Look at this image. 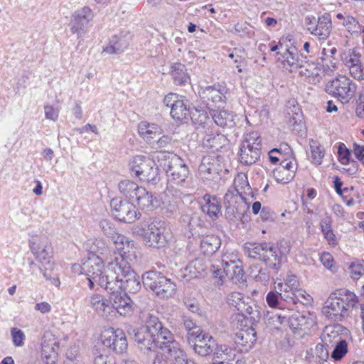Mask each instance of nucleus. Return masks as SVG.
<instances>
[{
    "label": "nucleus",
    "instance_id": "f257e3e1",
    "mask_svg": "<svg viewBox=\"0 0 364 364\" xmlns=\"http://www.w3.org/2000/svg\"><path fill=\"white\" fill-rule=\"evenodd\" d=\"M161 167L166 173L170 187L163 193L161 198V215L170 217L178 209L181 201L180 191L172 187L173 184L179 185L186 181L189 170L183 160L168 150H161Z\"/></svg>",
    "mask_w": 364,
    "mask_h": 364
},
{
    "label": "nucleus",
    "instance_id": "f03ea898",
    "mask_svg": "<svg viewBox=\"0 0 364 364\" xmlns=\"http://www.w3.org/2000/svg\"><path fill=\"white\" fill-rule=\"evenodd\" d=\"M102 288L107 292L136 293L141 289L140 279L122 257L108 262Z\"/></svg>",
    "mask_w": 364,
    "mask_h": 364
},
{
    "label": "nucleus",
    "instance_id": "7ed1b4c3",
    "mask_svg": "<svg viewBox=\"0 0 364 364\" xmlns=\"http://www.w3.org/2000/svg\"><path fill=\"white\" fill-rule=\"evenodd\" d=\"M290 251L287 241L281 240L274 245L267 243H247L245 254L250 258L263 261L269 268L278 271Z\"/></svg>",
    "mask_w": 364,
    "mask_h": 364
},
{
    "label": "nucleus",
    "instance_id": "20e7f679",
    "mask_svg": "<svg viewBox=\"0 0 364 364\" xmlns=\"http://www.w3.org/2000/svg\"><path fill=\"white\" fill-rule=\"evenodd\" d=\"M159 323L158 312H152L149 314L146 319V327L140 328H134V338L139 345L141 350H146L147 355L153 353L154 356L157 358L159 355Z\"/></svg>",
    "mask_w": 364,
    "mask_h": 364
},
{
    "label": "nucleus",
    "instance_id": "39448f33",
    "mask_svg": "<svg viewBox=\"0 0 364 364\" xmlns=\"http://www.w3.org/2000/svg\"><path fill=\"white\" fill-rule=\"evenodd\" d=\"M358 303L357 296L346 289H338L331 294L322 309L323 314L333 321H341L350 308Z\"/></svg>",
    "mask_w": 364,
    "mask_h": 364
},
{
    "label": "nucleus",
    "instance_id": "423d86ee",
    "mask_svg": "<svg viewBox=\"0 0 364 364\" xmlns=\"http://www.w3.org/2000/svg\"><path fill=\"white\" fill-rule=\"evenodd\" d=\"M161 364H196L175 340L173 334L161 326Z\"/></svg>",
    "mask_w": 364,
    "mask_h": 364
},
{
    "label": "nucleus",
    "instance_id": "0eeeda50",
    "mask_svg": "<svg viewBox=\"0 0 364 364\" xmlns=\"http://www.w3.org/2000/svg\"><path fill=\"white\" fill-rule=\"evenodd\" d=\"M105 269L106 267L102 258L95 256L88 257L82 264H74L72 266L73 272L78 274H84L87 277L90 289L94 288L95 284L102 287Z\"/></svg>",
    "mask_w": 364,
    "mask_h": 364
},
{
    "label": "nucleus",
    "instance_id": "6e6552de",
    "mask_svg": "<svg viewBox=\"0 0 364 364\" xmlns=\"http://www.w3.org/2000/svg\"><path fill=\"white\" fill-rule=\"evenodd\" d=\"M120 193L131 201L136 202L141 209H149L154 207L157 200L153 198L151 192L144 187L139 186L131 180H124L119 183Z\"/></svg>",
    "mask_w": 364,
    "mask_h": 364
},
{
    "label": "nucleus",
    "instance_id": "1a4fd4ad",
    "mask_svg": "<svg viewBox=\"0 0 364 364\" xmlns=\"http://www.w3.org/2000/svg\"><path fill=\"white\" fill-rule=\"evenodd\" d=\"M129 173L141 181L154 184L157 183L159 167L155 160L143 156H136L129 162Z\"/></svg>",
    "mask_w": 364,
    "mask_h": 364
},
{
    "label": "nucleus",
    "instance_id": "9d476101",
    "mask_svg": "<svg viewBox=\"0 0 364 364\" xmlns=\"http://www.w3.org/2000/svg\"><path fill=\"white\" fill-rule=\"evenodd\" d=\"M261 139L257 132L247 134L240 146V163L244 165L256 163L261 154Z\"/></svg>",
    "mask_w": 364,
    "mask_h": 364
},
{
    "label": "nucleus",
    "instance_id": "9b49d317",
    "mask_svg": "<svg viewBox=\"0 0 364 364\" xmlns=\"http://www.w3.org/2000/svg\"><path fill=\"white\" fill-rule=\"evenodd\" d=\"M325 90L341 101L348 102L353 96L355 85L346 76L339 75L326 84Z\"/></svg>",
    "mask_w": 364,
    "mask_h": 364
},
{
    "label": "nucleus",
    "instance_id": "f8f14e48",
    "mask_svg": "<svg viewBox=\"0 0 364 364\" xmlns=\"http://www.w3.org/2000/svg\"><path fill=\"white\" fill-rule=\"evenodd\" d=\"M110 206L114 217L124 223H134L141 216L132 203L119 198H113L110 201Z\"/></svg>",
    "mask_w": 364,
    "mask_h": 364
},
{
    "label": "nucleus",
    "instance_id": "ddd939ff",
    "mask_svg": "<svg viewBox=\"0 0 364 364\" xmlns=\"http://www.w3.org/2000/svg\"><path fill=\"white\" fill-rule=\"evenodd\" d=\"M102 344L117 353H124L128 347L127 337L120 328H109L101 334Z\"/></svg>",
    "mask_w": 364,
    "mask_h": 364
},
{
    "label": "nucleus",
    "instance_id": "4468645a",
    "mask_svg": "<svg viewBox=\"0 0 364 364\" xmlns=\"http://www.w3.org/2000/svg\"><path fill=\"white\" fill-rule=\"evenodd\" d=\"M31 250L36 259L45 268L54 269L55 264L53 260V248L46 237H43L36 241L32 242Z\"/></svg>",
    "mask_w": 364,
    "mask_h": 364
},
{
    "label": "nucleus",
    "instance_id": "2eb2a0df",
    "mask_svg": "<svg viewBox=\"0 0 364 364\" xmlns=\"http://www.w3.org/2000/svg\"><path fill=\"white\" fill-rule=\"evenodd\" d=\"M94 14L87 6H84L75 11L71 16L70 22V31L81 38L86 32L87 26L92 21Z\"/></svg>",
    "mask_w": 364,
    "mask_h": 364
},
{
    "label": "nucleus",
    "instance_id": "dca6fc26",
    "mask_svg": "<svg viewBox=\"0 0 364 364\" xmlns=\"http://www.w3.org/2000/svg\"><path fill=\"white\" fill-rule=\"evenodd\" d=\"M222 171L220 160L215 156H205L198 167V174L203 181H212L219 177Z\"/></svg>",
    "mask_w": 364,
    "mask_h": 364
},
{
    "label": "nucleus",
    "instance_id": "f3484780",
    "mask_svg": "<svg viewBox=\"0 0 364 364\" xmlns=\"http://www.w3.org/2000/svg\"><path fill=\"white\" fill-rule=\"evenodd\" d=\"M308 31L319 40H326L329 37L331 31V19L328 14H326L316 19L315 17L306 18Z\"/></svg>",
    "mask_w": 364,
    "mask_h": 364
},
{
    "label": "nucleus",
    "instance_id": "a211bd4d",
    "mask_svg": "<svg viewBox=\"0 0 364 364\" xmlns=\"http://www.w3.org/2000/svg\"><path fill=\"white\" fill-rule=\"evenodd\" d=\"M136 233L141 236L146 246L157 247L159 242V220L156 218L150 219Z\"/></svg>",
    "mask_w": 364,
    "mask_h": 364
},
{
    "label": "nucleus",
    "instance_id": "6ab92c4d",
    "mask_svg": "<svg viewBox=\"0 0 364 364\" xmlns=\"http://www.w3.org/2000/svg\"><path fill=\"white\" fill-rule=\"evenodd\" d=\"M113 306V316L118 313L120 316H128L134 311V303L127 292H108Z\"/></svg>",
    "mask_w": 364,
    "mask_h": 364
},
{
    "label": "nucleus",
    "instance_id": "aec40b11",
    "mask_svg": "<svg viewBox=\"0 0 364 364\" xmlns=\"http://www.w3.org/2000/svg\"><path fill=\"white\" fill-rule=\"evenodd\" d=\"M239 313L231 316V323L234 328H239V323H246L247 319L257 321L260 318L259 311L257 306H252L249 302L244 301L241 306L237 309Z\"/></svg>",
    "mask_w": 364,
    "mask_h": 364
},
{
    "label": "nucleus",
    "instance_id": "412c9836",
    "mask_svg": "<svg viewBox=\"0 0 364 364\" xmlns=\"http://www.w3.org/2000/svg\"><path fill=\"white\" fill-rule=\"evenodd\" d=\"M88 305L100 316L107 319L113 316V306L110 298L108 299L100 294H93L89 298Z\"/></svg>",
    "mask_w": 364,
    "mask_h": 364
},
{
    "label": "nucleus",
    "instance_id": "4be33fe9",
    "mask_svg": "<svg viewBox=\"0 0 364 364\" xmlns=\"http://www.w3.org/2000/svg\"><path fill=\"white\" fill-rule=\"evenodd\" d=\"M227 88L222 85H214L202 87L199 91L201 99L208 104L209 102L224 104L226 102Z\"/></svg>",
    "mask_w": 364,
    "mask_h": 364
},
{
    "label": "nucleus",
    "instance_id": "5701e85b",
    "mask_svg": "<svg viewBox=\"0 0 364 364\" xmlns=\"http://www.w3.org/2000/svg\"><path fill=\"white\" fill-rule=\"evenodd\" d=\"M58 341L50 331L44 333L41 341V355L45 360L57 359Z\"/></svg>",
    "mask_w": 364,
    "mask_h": 364
},
{
    "label": "nucleus",
    "instance_id": "b1692460",
    "mask_svg": "<svg viewBox=\"0 0 364 364\" xmlns=\"http://www.w3.org/2000/svg\"><path fill=\"white\" fill-rule=\"evenodd\" d=\"M131 40V35L127 31L121 32L119 35H114L110 39L108 45L103 49V52L107 54H117L124 51Z\"/></svg>",
    "mask_w": 364,
    "mask_h": 364
},
{
    "label": "nucleus",
    "instance_id": "393cba45",
    "mask_svg": "<svg viewBox=\"0 0 364 364\" xmlns=\"http://www.w3.org/2000/svg\"><path fill=\"white\" fill-rule=\"evenodd\" d=\"M345 328L338 324L326 326L321 334L322 343L327 347L332 348L334 344L343 340L341 336Z\"/></svg>",
    "mask_w": 364,
    "mask_h": 364
},
{
    "label": "nucleus",
    "instance_id": "a878e982",
    "mask_svg": "<svg viewBox=\"0 0 364 364\" xmlns=\"http://www.w3.org/2000/svg\"><path fill=\"white\" fill-rule=\"evenodd\" d=\"M288 323L290 328L293 331L299 329H310L315 325L314 316L307 313L301 314L299 312L292 314L288 318Z\"/></svg>",
    "mask_w": 364,
    "mask_h": 364
},
{
    "label": "nucleus",
    "instance_id": "bb28decb",
    "mask_svg": "<svg viewBox=\"0 0 364 364\" xmlns=\"http://www.w3.org/2000/svg\"><path fill=\"white\" fill-rule=\"evenodd\" d=\"M240 328L235 334V343L242 346L251 348L256 341V331L246 323H239Z\"/></svg>",
    "mask_w": 364,
    "mask_h": 364
},
{
    "label": "nucleus",
    "instance_id": "cd10ccee",
    "mask_svg": "<svg viewBox=\"0 0 364 364\" xmlns=\"http://www.w3.org/2000/svg\"><path fill=\"white\" fill-rule=\"evenodd\" d=\"M138 132L140 136L150 144L159 141V127L156 124L141 122L138 125Z\"/></svg>",
    "mask_w": 364,
    "mask_h": 364
},
{
    "label": "nucleus",
    "instance_id": "c85d7f7f",
    "mask_svg": "<svg viewBox=\"0 0 364 364\" xmlns=\"http://www.w3.org/2000/svg\"><path fill=\"white\" fill-rule=\"evenodd\" d=\"M216 347L217 342L210 334L203 335L196 344L193 345L194 352L203 357L211 355Z\"/></svg>",
    "mask_w": 364,
    "mask_h": 364
},
{
    "label": "nucleus",
    "instance_id": "c756f323",
    "mask_svg": "<svg viewBox=\"0 0 364 364\" xmlns=\"http://www.w3.org/2000/svg\"><path fill=\"white\" fill-rule=\"evenodd\" d=\"M212 119L219 127L231 128L235 126V115L232 112L225 109H213L210 111Z\"/></svg>",
    "mask_w": 364,
    "mask_h": 364
},
{
    "label": "nucleus",
    "instance_id": "7c9ffc66",
    "mask_svg": "<svg viewBox=\"0 0 364 364\" xmlns=\"http://www.w3.org/2000/svg\"><path fill=\"white\" fill-rule=\"evenodd\" d=\"M281 299L288 304H296L297 303L307 305L312 301L311 296L301 288H296L287 294H283Z\"/></svg>",
    "mask_w": 364,
    "mask_h": 364
},
{
    "label": "nucleus",
    "instance_id": "2f4dec72",
    "mask_svg": "<svg viewBox=\"0 0 364 364\" xmlns=\"http://www.w3.org/2000/svg\"><path fill=\"white\" fill-rule=\"evenodd\" d=\"M298 69H299V72L301 76L312 78L313 82H310L311 83L316 84L319 82L318 77L321 72L319 64L314 62L301 60Z\"/></svg>",
    "mask_w": 364,
    "mask_h": 364
},
{
    "label": "nucleus",
    "instance_id": "473e14b6",
    "mask_svg": "<svg viewBox=\"0 0 364 364\" xmlns=\"http://www.w3.org/2000/svg\"><path fill=\"white\" fill-rule=\"evenodd\" d=\"M111 239L116 250L119 252L118 256H116L115 258L122 257L124 259V255L129 252L134 246V241L129 240L127 237L118 232L113 235Z\"/></svg>",
    "mask_w": 364,
    "mask_h": 364
},
{
    "label": "nucleus",
    "instance_id": "72a5a7b5",
    "mask_svg": "<svg viewBox=\"0 0 364 364\" xmlns=\"http://www.w3.org/2000/svg\"><path fill=\"white\" fill-rule=\"evenodd\" d=\"M221 245L220 239L216 235H206L200 241V251L204 255H213Z\"/></svg>",
    "mask_w": 364,
    "mask_h": 364
},
{
    "label": "nucleus",
    "instance_id": "f704fd0d",
    "mask_svg": "<svg viewBox=\"0 0 364 364\" xmlns=\"http://www.w3.org/2000/svg\"><path fill=\"white\" fill-rule=\"evenodd\" d=\"M228 140L227 137L221 134H206L203 139V146L207 149L218 151L225 146Z\"/></svg>",
    "mask_w": 364,
    "mask_h": 364
},
{
    "label": "nucleus",
    "instance_id": "c9c22d12",
    "mask_svg": "<svg viewBox=\"0 0 364 364\" xmlns=\"http://www.w3.org/2000/svg\"><path fill=\"white\" fill-rule=\"evenodd\" d=\"M203 199L204 202L201 205L203 212L210 218H217L220 213V205L218 199L210 195H205Z\"/></svg>",
    "mask_w": 364,
    "mask_h": 364
},
{
    "label": "nucleus",
    "instance_id": "e433bc0d",
    "mask_svg": "<svg viewBox=\"0 0 364 364\" xmlns=\"http://www.w3.org/2000/svg\"><path fill=\"white\" fill-rule=\"evenodd\" d=\"M237 199V197H232V200L234 201L235 204H229L226 207V215L230 220L241 219L246 210V204L241 200L238 203L236 201Z\"/></svg>",
    "mask_w": 364,
    "mask_h": 364
},
{
    "label": "nucleus",
    "instance_id": "4c0bfd02",
    "mask_svg": "<svg viewBox=\"0 0 364 364\" xmlns=\"http://www.w3.org/2000/svg\"><path fill=\"white\" fill-rule=\"evenodd\" d=\"M143 284L146 289L152 291L156 295L159 294V288L158 286L159 280V273L155 270L146 272L142 276Z\"/></svg>",
    "mask_w": 364,
    "mask_h": 364
},
{
    "label": "nucleus",
    "instance_id": "58836bf2",
    "mask_svg": "<svg viewBox=\"0 0 364 364\" xmlns=\"http://www.w3.org/2000/svg\"><path fill=\"white\" fill-rule=\"evenodd\" d=\"M168 73H171L175 82L178 85H183L189 80L185 65L180 63H174L171 65Z\"/></svg>",
    "mask_w": 364,
    "mask_h": 364
},
{
    "label": "nucleus",
    "instance_id": "ea45409f",
    "mask_svg": "<svg viewBox=\"0 0 364 364\" xmlns=\"http://www.w3.org/2000/svg\"><path fill=\"white\" fill-rule=\"evenodd\" d=\"M283 58L284 67L287 65L290 71L298 69L302 60L299 59L296 49L294 47L286 49L283 54Z\"/></svg>",
    "mask_w": 364,
    "mask_h": 364
},
{
    "label": "nucleus",
    "instance_id": "a19ab883",
    "mask_svg": "<svg viewBox=\"0 0 364 364\" xmlns=\"http://www.w3.org/2000/svg\"><path fill=\"white\" fill-rule=\"evenodd\" d=\"M213 361L219 360H233L235 357V350L226 345L218 346L217 344L216 349L213 351Z\"/></svg>",
    "mask_w": 364,
    "mask_h": 364
},
{
    "label": "nucleus",
    "instance_id": "79ce46f5",
    "mask_svg": "<svg viewBox=\"0 0 364 364\" xmlns=\"http://www.w3.org/2000/svg\"><path fill=\"white\" fill-rule=\"evenodd\" d=\"M187 102L183 97L170 109V114L174 119L180 121L189 115L190 110L187 107Z\"/></svg>",
    "mask_w": 364,
    "mask_h": 364
},
{
    "label": "nucleus",
    "instance_id": "37998d69",
    "mask_svg": "<svg viewBox=\"0 0 364 364\" xmlns=\"http://www.w3.org/2000/svg\"><path fill=\"white\" fill-rule=\"evenodd\" d=\"M203 271L204 267L202 264V261L200 259H196L190 262L185 267V272H187V274H185V277H187L189 279L198 277Z\"/></svg>",
    "mask_w": 364,
    "mask_h": 364
},
{
    "label": "nucleus",
    "instance_id": "c03bdc74",
    "mask_svg": "<svg viewBox=\"0 0 364 364\" xmlns=\"http://www.w3.org/2000/svg\"><path fill=\"white\" fill-rule=\"evenodd\" d=\"M89 247V251L93 254L92 256L99 257L97 254L105 255L107 251V245L103 239H95L94 240L89 241L87 244Z\"/></svg>",
    "mask_w": 364,
    "mask_h": 364
},
{
    "label": "nucleus",
    "instance_id": "a18cd8bd",
    "mask_svg": "<svg viewBox=\"0 0 364 364\" xmlns=\"http://www.w3.org/2000/svg\"><path fill=\"white\" fill-rule=\"evenodd\" d=\"M277 287L279 290V296L282 297L283 294H287L289 291H291L299 287L297 278L295 275H289L287 277L284 283H279Z\"/></svg>",
    "mask_w": 364,
    "mask_h": 364
},
{
    "label": "nucleus",
    "instance_id": "49530a36",
    "mask_svg": "<svg viewBox=\"0 0 364 364\" xmlns=\"http://www.w3.org/2000/svg\"><path fill=\"white\" fill-rule=\"evenodd\" d=\"M189 115H191L192 122L198 127L204 128L205 124L209 119L208 113L204 111L195 108L194 110L190 111Z\"/></svg>",
    "mask_w": 364,
    "mask_h": 364
},
{
    "label": "nucleus",
    "instance_id": "de8ad7c7",
    "mask_svg": "<svg viewBox=\"0 0 364 364\" xmlns=\"http://www.w3.org/2000/svg\"><path fill=\"white\" fill-rule=\"evenodd\" d=\"M273 176L278 183H287L294 178L295 175L293 170L289 171L282 167H277L273 171Z\"/></svg>",
    "mask_w": 364,
    "mask_h": 364
},
{
    "label": "nucleus",
    "instance_id": "09e8293b",
    "mask_svg": "<svg viewBox=\"0 0 364 364\" xmlns=\"http://www.w3.org/2000/svg\"><path fill=\"white\" fill-rule=\"evenodd\" d=\"M333 348L331 357L336 361L341 360L348 353V343L345 339L337 342Z\"/></svg>",
    "mask_w": 364,
    "mask_h": 364
},
{
    "label": "nucleus",
    "instance_id": "8fccbe9b",
    "mask_svg": "<svg viewBox=\"0 0 364 364\" xmlns=\"http://www.w3.org/2000/svg\"><path fill=\"white\" fill-rule=\"evenodd\" d=\"M287 316L279 313L267 312L265 321L267 325L274 328H279L280 326L287 321Z\"/></svg>",
    "mask_w": 364,
    "mask_h": 364
},
{
    "label": "nucleus",
    "instance_id": "3c124183",
    "mask_svg": "<svg viewBox=\"0 0 364 364\" xmlns=\"http://www.w3.org/2000/svg\"><path fill=\"white\" fill-rule=\"evenodd\" d=\"M176 291V285L165 277H161V296L168 298Z\"/></svg>",
    "mask_w": 364,
    "mask_h": 364
},
{
    "label": "nucleus",
    "instance_id": "603ef678",
    "mask_svg": "<svg viewBox=\"0 0 364 364\" xmlns=\"http://www.w3.org/2000/svg\"><path fill=\"white\" fill-rule=\"evenodd\" d=\"M10 333L12 343L16 348H21L25 345L26 334L21 329L13 327Z\"/></svg>",
    "mask_w": 364,
    "mask_h": 364
},
{
    "label": "nucleus",
    "instance_id": "864d4df0",
    "mask_svg": "<svg viewBox=\"0 0 364 364\" xmlns=\"http://www.w3.org/2000/svg\"><path fill=\"white\" fill-rule=\"evenodd\" d=\"M310 147L311 151L312 162L316 165L321 164L323 158L325 155L323 148L316 142H313L311 144Z\"/></svg>",
    "mask_w": 364,
    "mask_h": 364
},
{
    "label": "nucleus",
    "instance_id": "5fc2aeb1",
    "mask_svg": "<svg viewBox=\"0 0 364 364\" xmlns=\"http://www.w3.org/2000/svg\"><path fill=\"white\" fill-rule=\"evenodd\" d=\"M351 151L343 143H340L338 148V161L344 166H347L353 159L350 158Z\"/></svg>",
    "mask_w": 364,
    "mask_h": 364
},
{
    "label": "nucleus",
    "instance_id": "6e6d98bb",
    "mask_svg": "<svg viewBox=\"0 0 364 364\" xmlns=\"http://www.w3.org/2000/svg\"><path fill=\"white\" fill-rule=\"evenodd\" d=\"M209 333L204 332L200 326L187 333L186 338L189 344L195 345L201 339L203 335Z\"/></svg>",
    "mask_w": 364,
    "mask_h": 364
},
{
    "label": "nucleus",
    "instance_id": "4d7b16f0",
    "mask_svg": "<svg viewBox=\"0 0 364 364\" xmlns=\"http://www.w3.org/2000/svg\"><path fill=\"white\" fill-rule=\"evenodd\" d=\"M245 301L243 295L240 292H232L227 297V302L230 306L235 307L237 310Z\"/></svg>",
    "mask_w": 364,
    "mask_h": 364
},
{
    "label": "nucleus",
    "instance_id": "13d9d810",
    "mask_svg": "<svg viewBox=\"0 0 364 364\" xmlns=\"http://www.w3.org/2000/svg\"><path fill=\"white\" fill-rule=\"evenodd\" d=\"M266 301L268 305L272 308H283L282 304V301L283 300L279 296V291H269L266 296Z\"/></svg>",
    "mask_w": 364,
    "mask_h": 364
},
{
    "label": "nucleus",
    "instance_id": "bf43d9fd",
    "mask_svg": "<svg viewBox=\"0 0 364 364\" xmlns=\"http://www.w3.org/2000/svg\"><path fill=\"white\" fill-rule=\"evenodd\" d=\"M214 278L217 279V285H221L223 284L226 276L224 271V267L221 265L212 264L210 269Z\"/></svg>",
    "mask_w": 364,
    "mask_h": 364
},
{
    "label": "nucleus",
    "instance_id": "052dcab7",
    "mask_svg": "<svg viewBox=\"0 0 364 364\" xmlns=\"http://www.w3.org/2000/svg\"><path fill=\"white\" fill-rule=\"evenodd\" d=\"M328 348L327 346L324 345V343H318L316 345L315 348V356L318 358V361H326L328 358Z\"/></svg>",
    "mask_w": 364,
    "mask_h": 364
},
{
    "label": "nucleus",
    "instance_id": "680f3d73",
    "mask_svg": "<svg viewBox=\"0 0 364 364\" xmlns=\"http://www.w3.org/2000/svg\"><path fill=\"white\" fill-rule=\"evenodd\" d=\"M343 25L350 33H358L360 27L357 20L350 16H347L344 18Z\"/></svg>",
    "mask_w": 364,
    "mask_h": 364
},
{
    "label": "nucleus",
    "instance_id": "e2e57ef3",
    "mask_svg": "<svg viewBox=\"0 0 364 364\" xmlns=\"http://www.w3.org/2000/svg\"><path fill=\"white\" fill-rule=\"evenodd\" d=\"M184 97L178 95L176 93H169L165 96L163 102L165 107L168 109H171L178 102H179Z\"/></svg>",
    "mask_w": 364,
    "mask_h": 364
},
{
    "label": "nucleus",
    "instance_id": "0e129e2a",
    "mask_svg": "<svg viewBox=\"0 0 364 364\" xmlns=\"http://www.w3.org/2000/svg\"><path fill=\"white\" fill-rule=\"evenodd\" d=\"M240 262V261L237 253L227 251L222 256L221 265L223 267L231 264V263H237Z\"/></svg>",
    "mask_w": 364,
    "mask_h": 364
},
{
    "label": "nucleus",
    "instance_id": "69168bd1",
    "mask_svg": "<svg viewBox=\"0 0 364 364\" xmlns=\"http://www.w3.org/2000/svg\"><path fill=\"white\" fill-rule=\"evenodd\" d=\"M100 226L103 232L110 238L113 236V235L117 232L112 223L107 220H103L100 221Z\"/></svg>",
    "mask_w": 364,
    "mask_h": 364
},
{
    "label": "nucleus",
    "instance_id": "338daca9",
    "mask_svg": "<svg viewBox=\"0 0 364 364\" xmlns=\"http://www.w3.org/2000/svg\"><path fill=\"white\" fill-rule=\"evenodd\" d=\"M45 117L53 122H56L58 119L59 112L51 105L44 107Z\"/></svg>",
    "mask_w": 364,
    "mask_h": 364
},
{
    "label": "nucleus",
    "instance_id": "774afa93",
    "mask_svg": "<svg viewBox=\"0 0 364 364\" xmlns=\"http://www.w3.org/2000/svg\"><path fill=\"white\" fill-rule=\"evenodd\" d=\"M351 277L353 279H358L364 272V267L362 264L353 263L350 265Z\"/></svg>",
    "mask_w": 364,
    "mask_h": 364
}]
</instances>
